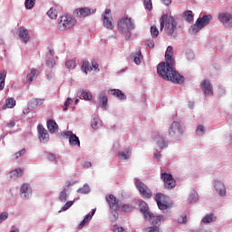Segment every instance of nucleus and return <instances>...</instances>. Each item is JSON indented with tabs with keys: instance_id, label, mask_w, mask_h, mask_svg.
Segmentation results:
<instances>
[{
	"instance_id": "6e6d98bb",
	"label": "nucleus",
	"mask_w": 232,
	"mask_h": 232,
	"mask_svg": "<svg viewBox=\"0 0 232 232\" xmlns=\"http://www.w3.org/2000/svg\"><path fill=\"white\" fill-rule=\"evenodd\" d=\"M147 46H149L150 49L154 48V42L153 40H146V44Z\"/></svg>"
},
{
	"instance_id": "c03bdc74",
	"label": "nucleus",
	"mask_w": 232,
	"mask_h": 232,
	"mask_svg": "<svg viewBox=\"0 0 232 232\" xmlns=\"http://www.w3.org/2000/svg\"><path fill=\"white\" fill-rule=\"evenodd\" d=\"M91 126L93 130H97L99 128V120L96 118H93L91 121Z\"/></svg>"
},
{
	"instance_id": "680f3d73",
	"label": "nucleus",
	"mask_w": 232,
	"mask_h": 232,
	"mask_svg": "<svg viewBox=\"0 0 232 232\" xmlns=\"http://www.w3.org/2000/svg\"><path fill=\"white\" fill-rule=\"evenodd\" d=\"M91 167H92V163L91 162H89V161L83 162V168L89 169Z\"/></svg>"
},
{
	"instance_id": "603ef678",
	"label": "nucleus",
	"mask_w": 232,
	"mask_h": 232,
	"mask_svg": "<svg viewBox=\"0 0 232 232\" xmlns=\"http://www.w3.org/2000/svg\"><path fill=\"white\" fill-rule=\"evenodd\" d=\"M72 102V100L71 98H68L67 101L64 103V108H63V111H65L68 107L70 106V104Z\"/></svg>"
},
{
	"instance_id": "f704fd0d",
	"label": "nucleus",
	"mask_w": 232,
	"mask_h": 232,
	"mask_svg": "<svg viewBox=\"0 0 232 232\" xmlns=\"http://www.w3.org/2000/svg\"><path fill=\"white\" fill-rule=\"evenodd\" d=\"M141 52L139 50L136 53L132 54L133 62L139 65L140 63Z\"/></svg>"
},
{
	"instance_id": "39448f33",
	"label": "nucleus",
	"mask_w": 232,
	"mask_h": 232,
	"mask_svg": "<svg viewBox=\"0 0 232 232\" xmlns=\"http://www.w3.org/2000/svg\"><path fill=\"white\" fill-rule=\"evenodd\" d=\"M118 29L121 32L127 33L135 29V24L130 17H122L118 22Z\"/></svg>"
},
{
	"instance_id": "09e8293b",
	"label": "nucleus",
	"mask_w": 232,
	"mask_h": 232,
	"mask_svg": "<svg viewBox=\"0 0 232 232\" xmlns=\"http://www.w3.org/2000/svg\"><path fill=\"white\" fill-rule=\"evenodd\" d=\"M197 133L198 135H203L205 133V127L203 125H198L197 128Z\"/></svg>"
},
{
	"instance_id": "f03ea898",
	"label": "nucleus",
	"mask_w": 232,
	"mask_h": 232,
	"mask_svg": "<svg viewBox=\"0 0 232 232\" xmlns=\"http://www.w3.org/2000/svg\"><path fill=\"white\" fill-rule=\"evenodd\" d=\"M160 31L162 32L165 28V33L168 36L174 39L178 35L177 27L178 23L173 16H169V14H163L160 19Z\"/></svg>"
},
{
	"instance_id": "e2e57ef3",
	"label": "nucleus",
	"mask_w": 232,
	"mask_h": 232,
	"mask_svg": "<svg viewBox=\"0 0 232 232\" xmlns=\"http://www.w3.org/2000/svg\"><path fill=\"white\" fill-rule=\"evenodd\" d=\"M48 50H49L50 55L53 56V55H54V51H53V49L51 48V47H49Z\"/></svg>"
},
{
	"instance_id": "9b49d317",
	"label": "nucleus",
	"mask_w": 232,
	"mask_h": 232,
	"mask_svg": "<svg viewBox=\"0 0 232 232\" xmlns=\"http://www.w3.org/2000/svg\"><path fill=\"white\" fill-rule=\"evenodd\" d=\"M218 20L225 27H232V14H231L219 13Z\"/></svg>"
},
{
	"instance_id": "e433bc0d",
	"label": "nucleus",
	"mask_w": 232,
	"mask_h": 232,
	"mask_svg": "<svg viewBox=\"0 0 232 232\" xmlns=\"http://www.w3.org/2000/svg\"><path fill=\"white\" fill-rule=\"evenodd\" d=\"M82 96L83 100H85V101L92 100V94L91 92L82 91Z\"/></svg>"
},
{
	"instance_id": "7c9ffc66",
	"label": "nucleus",
	"mask_w": 232,
	"mask_h": 232,
	"mask_svg": "<svg viewBox=\"0 0 232 232\" xmlns=\"http://www.w3.org/2000/svg\"><path fill=\"white\" fill-rule=\"evenodd\" d=\"M183 16L187 22L194 21V14L191 10H187L183 13Z\"/></svg>"
},
{
	"instance_id": "5fc2aeb1",
	"label": "nucleus",
	"mask_w": 232,
	"mask_h": 232,
	"mask_svg": "<svg viewBox=\"0 0 232 232\" xmlns=\"http://www.w3.org/2000/svg\"><path fill=\"white\" fill-rule=\"evenodd\" d=\"M148 232H160V227H151L147 228Z\"/></svg>"
},
{
	"instance_id": "8fccbe9b",
	"label": "nucleus",
	"mask_w": 232,
	"mask_h": 232,
	"mask_svg": "<svg viewBox=\"0 0 232 232\" xmlns=\"http://www.w3.org/2000/svg\"><path fill=\"white\" fill-rule=\"evenodd\" d=\"M113 232H127L124 227H120L119 226H113Z\"/></svg>"
},
{
	"instance_id": "bf43d9fd",
	"label": "nucleus",
	"mask_w": 232,
	"mask_h": 232,
	"mask_svg": "<svg viewBox=\"0 0 232 232\" xmlns=\"http://www.w3.org/2000/svg\"><path fill=\"white\" fill-rule=\"evenodd\" d=\"M6 126L8 128H14L15 126V122L14 121H11L6 123Z\"/></svg>"
},
{
	"instance_id": "6e6552de",
	"label": "nucleus",
	"mask_w": 232,
	"mask_h": 232,
	"mask_svg": "<svg viewBox=\"0 0 232 232\" xmlns=\"http://www.w3.org/2000/svg\"><path fill=\"white\" fill-rule=\"evenodd\" d=\"M112 20H113V18L111 15V10L105 9L104 14H102L103 26L108 30H113L114 24H113Z\"/></svg>"
},
{
	"instance_id": "4d7b16f0",
	"label": "nucleus",
	"mask_w": 232,
	"mask_h": 232,
	"mask_svg": "<svg viewBox=\"0 0 232 232\" xmlns=\"http://www.w3.org/2000/svg\"><path fill=\"white\" fill-rule=\"evenodd\" d=\"M46 64L47 66L53 68L54 65H55V61L53 59H49L47 62H46Z\"/></svg>"
},
{
	"instance_id": "f257e3e1",
	"label": "nucleus",
	"mask_w": 232,
	"mask_h": 232,
	"mask_svg": "<svg viewBox=\"0 0 232 232\" xmlns=\"http://www.w3.org/2000/svg\"><path fill=\"white\" fill-rule=\"evenodd\" d=\"M173 54V47L169 46L165 53L166 63H161L158 65V73L160 77L174 82V84H181L184 82L185 78L175 70Z\"/></svg>"
},
{
	"instance_id": "bb28decb",
	"label": "nucleus",
	"mask_w": 232,
	"mask_h": 232,
	"mask_svg": "<svg viewBox=\"0 0 232 232\" xmlns=\"http://www.w3.org/2000/svg\"><path fill=\"white\" fill-rule=\"evenodd\" d=\"M39 75V71L37 69L32 68L30 69V72L26 75V81L28 82H33L34 77Z\"/></svg>"
},
{
	"instance_id": "2eb2a0df",
	"label": "nucleus",
	"mask_w": 232,
	"mask_h": 232,
	"mask_svg": "<svg viewBox=\"0 0 232 232\" xmlns=\"http://www.w3.org/2000/svg\"><path fill=\"white\" fill-rule=\"evenodd\" d=\"M20 194L23 198H30L32 197L33 190L28 183L22 184L20 188Z\"/></svg>"
},
{
	"instance_id": "0eeeda50",
	"label": "nucleus",
	"mask_w": 232,
	"mask_h": 232,
	"mask_svg": "<svg viewBox=\"0 0 232 232\" xmlns=\"http://www.w3.org/2000/svg\"><path fill=\"white\" fill-rule=\"evenodd\" d=\"M135 186L140 191V194L142 196V198L149 199L152 197L151 190L140 179L135 180Z\"/></svg>"
},
{
	"instance_id": "f3484780",
	"label": "nucleus",
	"mask_w": 232,
	"mask_h": 232,
	"mask_svg": "<svg viewBox=\"0 0 232 232\" xmlns=\"http://www.w3.org/2000/svg\"><path fill=\"white\" fill-rule=\"evenodd\" d=\"M165 195L162 193H158L156 195V201L158 204V207L160 210H166L169 208V204L164 202Z\"/></svg>"
},
{
	"instance_id": "13d9d810",
	"label": "nucleus",
	"mask_w": 232,
	"mask_h": 232,
	"mask_svg": "<svg viewBox=\"0 0 232 232\" xmlns=\"http://www.w3.org/2000/svg\"><path fill=\"white\" fill-rule=\"evenodd\" d=\"M47 158H48V160H51V161H54V160H56L55 155H53V154H52V153H49V154L47 155Z\"/></svg>"
},
{
	"instance_id": "052dcab7",
	"label": "nucleus",
	"mask_w": 232,
	"mask_h": 232,
	"mask_svg": "<svg viewBox=\"0 0 232 232\" xmlns=\"http://www.w3.org/2000/svg\"><path fill=\"white\" fill-rule=\"evenodd\" d=\"M164 5L169 6L171 5L172 0H162Z\"/></svg>"
},
{
	"instance_id": "0e129e2a",
	"label": "nucleus",
	"mask_w": 232,
	"mask_h": 232,
	"mask_svg": "<svg viewBox=\"0 0 232 232\" xmlns=\"http://www.w3.org/2000/svg\"><path fill=\"white\" fill-rule=\"evenodd\" d=\"M160 157H161L160 154H155V155H154V158L157 159V160H159Z\"/></svg>"
},
{
	"instance_id": "6ab92c4d",
	"label": "nucleus",
	"mask_w": 232,
	"mask_h": 232,
	"mask_svg": "<svg viewBox=\"0 0 232 232\" xmlns=\"http://www.w3.org/2000/svg\"><path fill=\"white\" fill-rule=\"evenodd\" d=\"M64 135L66 137H69V142L72 146H81L79 138L76 135L72 134L71 130H67V132H65Z\"/></svg>"
},
{
	"instance_id": "5701e85b",
	"label": "nucleus",
	"mask_w": 232,
	"mask_h": 232,
	"mask_svg": "<svg viewBox=\"0 0 232 232\" xmlns=\"http://www.w3.org/2000/svg\"><path fill=\"white\" fill-rule=\"evenodd\" d=\"M98 100H99V102H100V103H101V108H102V110H107L109 99H108V97L106 96V94H105V93H101V94L99 95V97H98Z\"/></svg>"
},
{
	"instance_id": "2f4dec72",
	"label": "nucleus",
	"mask_w": 232,
	"mask_h": 232,
	"mask_svg": "<svg viewBox=\"0 0 232 232\" xmlns=\"http://www.w3.org/2000/svg\"><path fill=\"white\" fill-rule=\"evenodd\" d=\"M119 157L121 160H128L131 157V150L127 149L123 152L119 153Z\"/></svg>"
},
{
	"instance_id": "de8ad7c7",
	"label": "nucleus",
	"mask_w": 232,
	"mask_h": 232,
	"mask_svg": "<svg viewBox=\"0 0 232 232\" xmlns=\"http://www.w3.org/2000/svg\"><path fill=\"white\" fill-rule=\"evenodd\" d=\"M73 205V201H68L65 205L62 208V211L68 210Z\"/></svg>"
},
{
	"instance_id": "ea45409f",
	"label": "nucleus",
	"mask_w": 232,
	"mask_h": 232,
	"mask_svg": "<svg viewBox=\"0 0 232 232\" xmlns=\"http://www.w3.org/2000/svg\"><path fill=\"white\" fill-rule=\"evenodd\" d=\"M25 153H26V149H22L20 151L14 153L13 155V158L17 160V159L23 157Z\"/></svg>"
},
{
	"instance_id": "c85d7f7f",
	"label": "nucleus",
	"mask_w": 232,
	"mask_h": 232,
	"mask_svg": "<svg viewBox=\"0 0 232 232\" xmlns=\"http://www.w3.org/2000/svg\"><path fill=\"white\" fill-rule=\"evenodd\" d=\"M95 214V209L92 210V215L87 214L85 218H83V220L81 222V224L78 226L79 229H82L89 221L92 218V216Z\"/></svg>"
},
{
	"instance_id": "412c9836",
	"label": "nucleus",
	"mask_w": 232,
	"mask_h": 232,
	"mask_svg": "<svg viewBox=\"0 0 232 232\" xmlns=\"http://www.w3.org/2000/svg\"><path fill=\"white\" fill-rule=\"evenodd\" d=\"M140 212L143 214L145 218H151L152 214L150 211L149 206L146 202H141L140 204Z\"/></svg>"
},
{
	"instance_id": "a18cd8bd",
	"label": "nucleus",
	"mask_w": 232,
	"mask_h": 232,
	"mask_svg": "<svg viewBox=\"0 0 232 232\" xmlns=\"http://www.w3.org/2000/svg\"><path fill=\"white\" fill-rule=\"evenodd\" d=\"M59 198L62 202H65L67 200V193H66V189H63V191H61Z\"/></svg>"
},
{
	"instance_id": "dca6fc26",
	"label": "nucleus",
	"mask_w": 232,
	"mask_h": 232,
	"mask_svg": "<svg viewBox=\"0 0 232 232\" xmlns=\"http://www.w3.org/2000/svg\"><path fill=\"white\" fill-rule=\"evenodd\" d=\"M38 137L41 142H46L49 140L48 130L43 125H37Z\"/></svg>"
},
{
	"instance_id": "7ed1b4c3",
	"label": "nucleus",
	"mask_w": 232,
	"mask_h": 232,
	"mask_svg": "<svg viewBox=\"0 0 232 232\" xmlns=\"http://www.w3.org/2000/svg\"><path fill=\"white\" fill-rule=\"evenodd\" d=\"M76 24L77 20L73 16L63 14L59 18L58 29L65 31L73 27Z\"/></svg>"
},
{
	"instance_id": "72a5a7b5",
	"label": "nucleus",
	"mask_w": 232,
	"mask_h": 232,
	"mask_svg": "<svg viewBox=\"0 0 232 232\" xmlns=\"http://www.w3.org/2000/svg\"><path fill=\"white\" fill-rule=\"evenodd\" d=\"M36 0H25L24 1V6L25 9L31 10L34 7Z\"/></svg>"
},
{
	"instance_id": "58836bf2",
	"label": "nucleus",
	"mask_w": 232,
	"mask_h": 232,
	"mask_svg": "<svg viewBox=\"0 0 232 232\" xmlns=\"http://www.w3.org/2000/svg\"><path fill=\"white\" fill-rule=\"evenodd\" d=\"M91 191V188L88 185H83V187H82V188L78 189V193L80 194H89Z\"/></svg>"
},
{
	"instance_id": "b1692460",
	"label": "nucleus",
	"mask_w": 232,
	"mask_h": 232,
	"mask_svg": "<svg viewBox=\"0 0 232 232\" xmlns=\"http://www.w3.org/2000/svg\"><path fill=\"white\" fill-rule=\"evenodd\" d=\"M16 106V101L14 98H8L5 101L4 106H2V110L13 109Z\"/></svg>"
},
{
	"instance_id": "cd10ccee",
	"label": "nucleus",
	"mask_w": 232,
	"mask_h": 232,
	"mask_svg": "<svg viewBox=\"0 0 232 232\" xmlns=\"http://www.w3.org/2000/svg\"><path fill=\"white\" fill-rule=\"evenodd\" d=\"M146 219H150V222L153 225V226H158L161 223V221L164 220L163 216H153L151 218H147Z\"/></svg>"
},
{
	"instance_id": "20e7f679",
	"label": "nucleus",
	"mask_w": 232,
	"mask_h": 232,
	"mask_svg": "<svg viewBox=\"0 0 232 232\" xmlns=\"http://www.w3.org/2000/svg\"><path fill=\"white\" fill-rule=\"evenodd\" d=\"M212 19L211 14H206L203 17L198 18L195 24L191 26V33L198 34L201 29L208 25Z\"/></svg>"
},
{
	"instance_id": "473e14b6",
	"label": "nucleus",
	"mask_w": 232,
	"mask_h": 232,
	"mask_svg": "<svg viewBox=\"0 0 232 232\" xmlns=\"http://www.w3.org/2000/svg\"><path fill=\"white\" fill-rule=\"evenodd\" d=\"M215 220H217V218L215 217L214 214H208V216H205L202 218V222L205 223V224L214 222Z\"/></svg>"
},
{
	"instance_id": "c9c22d12",
	"label": "nucleus",
	"mask_w": 232,
	"mask_h": 232,
	"mask_svg": "<svg viewBox=\"0 0 232 232\" xmlns=\"http://www.w3.org/2000/svg\"><path fill=\"white\" fill-rule=\"evenodd\" d=\"M31 103L33 105V108H35V107L43 105V103H44V99H34V100H32Z\"/></svg>"
},
{
	"instance_id": "37998d69",
	"label": "nucleus",
	"mask_w": 232,
	"mask_h": 232,
	"mask_svg": "<svg viewBox=\"0 0 232 232\" xmlns=\"http://www.w3.org/2000/svg\"><path fill=\"white\" fill-rule=\"evenodd\" d=\"M133 209V206L130 205V204H124L121 207V210L125 213H128L130 211H131Z\"/></svg>"
},
{
	"instance_id": "1a4fd4ad",
	"label": "nucleus",
	"mask_w": 232,
	"mask_h": 232,
	"mask_svg": "<svg viewBox=\"0 0 232 232\" xmlns=\"http://www.w3.org/2000/svg\"><path fill=\"white\" fill-rule=\"evenodd\" d=\"M161 179L164 181L165 188L169 190L173 189L177 185V181L173 179V176L169 173H166V172L161 173Z\"/></svg>"
},
{
	"instance_id": "4be33fe9",
	"label": "nucleus",
	"mask_w": 232,
	"mask_h": 232,
	"mask_svg": "<svg viewBox=\"0 0 232 232\" xmlns=\"http://www.w3.org/2000/svg\"><path fill=\"white\" fill-rule=\"evenodd\" d=\"M108 93H110V94H111V95L117 97V98H118L119 100H121V101L126 100V95H125V93H124L122 91L119 90V89H112V90H110V91L108 92Z\"/></svg>"
},
{
	"instance_id": "ddd939ff",
	"label": "nucleus",
	"mask_w": 232,
	"mask_h": 232,
	"mask_svg": "<svg viewBox=\"0 0 232 232\" xmlns=\"http://www.w3.org/2000/svg\"><path fill=\"white\" fill-rule=\"evenodd\" d=\"M106 201L108 202L110 208L118 211L121 208L120 200L114 195H109L106 197Z\"/></svg>"
},
{
	"instance_id": "c756f323",
	"label": "nucleus",
	"mask_w": 232,
	"mask_h": 232,
	"mask_svg": "<svg viewBox=\"0 0 232 232\" xmlns=\"http://www.w3.org/2000/svg\"><path fill=\"white\" fill-rule=\"evenodd\" d=\"M6 71L0 72V92H2L5 86Z\"/></svg>"
},
{
	"instance_id": "864d4df0",
	"label": "nucleus",
	"mask_w": 232,
	"mask_h": 232,
	"mask_svg": "<svg viewBox=\"0 0 232 232\" xmlns=\"http://www.w3.org/2000/svg\"><path fill=\"white\" fill-rule=\"evenodd\" d=\"M158 144L161 149L166 148L168 146V143L165 141V140H159Z\"/></svg>"
},
{
	"instance_id": "79ce46f5",
	"label": "nucleus",
	"mask_w": 232,
	"mask_h": 232,
	"mask_svg": "<svg viewBox=\"0 0 232 232\" xmlns=\"http://www.w3.org/2000/svg\"><path fill=\"white\" fill-rule=\"evenodd\" d=\"M65 65L68 69L72 70L76 66V62L73 60H70L65 63Z\"/></svg>"
},
{
	"instance_id": "4c0bfd02",
	"label": "nucleus",
	"mask_w": 232,
	"mask_h": 232,
	"mask_svg": "<svg viewBox=\"0 0 232 232\" xmlns=\"http://www.w3.org/2000/svg\"><path fill=\"white\" fill-rule=\"evenodd\" d=\"M47 15L51 18V19H56L57 17V12L54 8L51 7L50 10L47 12Z\"/></svg>"
},
{
	"instance_id": "a211bd4d",
	"label": "nucleus",
	"mask_w": 232,
	"mask_h": 232,
	"mask_svg": "<svg viewBox=\"0 0 232 232\" xmlns=\"http://www.w3.org/2000/svg\"><path fill=\"white\" fill-rule=\"evenodd\" d=\"M18 36L20 40L24 43H28L30 41V34L28 29L24 27H19L17 29Z\"/></svg>"
},
{
	"instance_id": "f8f14e48",
	"label": "nucleus",
	"mask_w": 232,
	"mask_h": 232,
	"mask_svg": "<svg viewBox=\"0 0 232 232\" xmlns=\"http://www.w3.org/2000/svg\"><path fill=\"white\" fill-rule=\"evenodd\" d=\"M200 87L205 96H213V86L209 80H204L200 82Z\"/></svg>"
},
{
	"instance_id": "4468645a",
	"label": "nucleus",
	"mask_w": 232,
	"mask_h": 232,
	"mask_svg": "<svg viewBox=\"0 0 232 232\" xmlns=\"http://www.w3.org/2000/svg\"><path fill=\"white\" fill-rule=\"evenodd\" d=\"M97 70V72H100L99 64L96 61H92V66L90 65V63L88 61H83V63L82 64V71L85 73H88V72H91L92 70Z\"/></svg>"
},
{
	"instance_id": "423d86ee",
	"label": "nucleus",
	"mask_w": 232,
	"mask_h": 232,
	"mask_svg": "<svg viewBox=\"0 0 232 232\" xmlns=\"http://www.w3.org/2000/svg\"><path fill=\"white\" fill-rule=\"evenodd\" d=\"M169 134L170 137L179 140L184 134V128L182 127L181 123L179 121H173L169 129Z\"/></svg>"
},
{
	"instance_id": "69168bd1",
	"label": "nucleus",
	"mask_w": 232,
	"mask_h": 232,
	"mask_svg": "<svg viewBox=\"0 0 232 232\" xmlns=\"http://www.w3.org/2000/svg\"><path fill=\"white\" fill-rule=\"evenodd\" d=\"M11 232H19V230H18V229H16V230H12Z\"/></svg>"
},
{
	"instance_id": "393cba45",
	"label": "nucleus",
	"mask_w": 232,
	"mask_h": 232,
	"mask_svg": "<svg viewBox=\"0 0 232 232\" xmlns=\"http://www.w3.org/2000/svg\"><path fill=\"white\" fill-rule=\"evenodd\" d=\"M24 175V170L22 169H16L9 173V177L11 179L15 180Z\"/></svg>"
},
{
	"instance_id": "aec40b11",
	"label": "nucleus",
	"mask_w": 232,
	"mask_h": 232,
	"mask_svg": "<svg viewBox=\"0 0 232 232\" xmlns=\"http://www.w3.org/2000/svg\"><path fill=\"white\" fill-rule=\"evenodd\" d=\"M214 188L220 197L226 196V187L222 181L216 180L214 183Z\"/></svg>"
},
{
	"instance_id": "49530a36",
	"label": "nucleus",
	"mask_w": 232,
	"mask_h": 232,
	"mask_svg": "<svg viewBox=\"0 0 232 232\" xmlns=\"http://www.w3.org/2000/svg\"><path fill=\"white\" fill-rule=\"evenodd\" d=\"M144 5L147 10L151 11L152 9L151 0H144Z\"/></svg>"
},
{
	"instance_id": "a19ab883",
	"label": "nucleus",
	"mask_w": 232,
	"mask_h": 232,
	"mask_svg": "<svg viewBox=\"0 0 232 232\" xmlns=\"http://www.w3.org/2000/svg\"><path fill=\"white\" fill-rule=\"evenodd\" d=\"M150 34L153 38L158 37L159 35V29L156 27V25H152L150 27Z\"/></svg>"
},
{
	"instance_id": "9d476101",
	"label": "nucleus",
	"mask_w": 232,
	"mask_h": 232,
	"mask_svg": "<svg viewBox=\"0 0 232 232\" xmlns=\"http://www.w3.org/2000/svg\"><path fill=\"white\" fill-rule=\"evenodd\" d=\"M94 9L89 7H81L74 10L73 15L78 18H86L94 14Z\"/></svg>"
},
{
	"instance_id": "338daca9",
	"label": "nucleus",
	"mask_w": 232,
	"mask_h": 232,
	"mask_svg": "<svg viewBox=\"0 0 232 232\" xmlns=\"http://www.w3.org/2000/svg\"><path fill=\"white\" fill-rule=\"evenodd\" d=\"M79 102V100L77 99V100H75V104H77Z\"/></svg>"
},
{
	"instance_id": "a878e982",
	"label": "nucleus",
	"mask_w": 232,
	"mask_h": 232,
	"mask_svg": "<svg viewBox=\"0 0 232 232\" xmlns=\"http://www.w3.org/2000/svg\"><path fill=\"white\" fill-rule=\"evenodd\" d=\"M47 128L50 133H55L56 131H58V125L53 120L47 121Z\"/></svg>"
},
{
	"instance_id": "3c124183",
	"label": "nucleus",
	"mask_w": 232,
	"mask_h": 232,
	"mask_svg": "<svg viewBox=\"0 0 232 232\" xmlns=\"http://www.w3.org/2000/svg\"><path fill=\"white\" fill-rule=\"evenodd\" d=\"M186 222H187V216L186 214H182V216H180V219H178V223L185 224Z\"/></svg>"
}]
</instances>
